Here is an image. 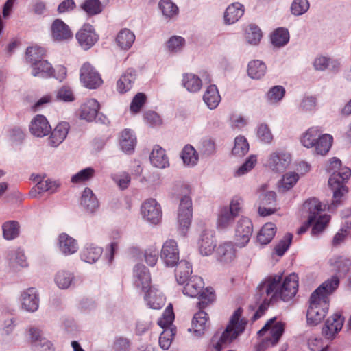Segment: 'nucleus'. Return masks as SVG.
<instances>
[{
  "label": "nucleus",
  "mask_w": 351,
  "mask_h": 351,
  "mask_svg": "<svg viewBox=\"0 0 351 351\" xmlns=\"http://www.w3.org/2000/svg\"><path fill=\"white\" fill-rule=\"evenodd\" d=\"M95 170L91 167H88L81 170L71 178V181L73 183H80L88 180L93 177Z\"/></svg>",
  "instance_id": "58"
},
{
  "label": "nucleus",
  "mask_w": 351,
  "mask_h": 351,
  "mask_svg": "<svg viewBox=\"0 0 351 351\" xmlns=\"http://www.w3.org/2000/svg\"><path fill=\"white\" fill-rule=\"evenodd\" d=\"M285 90L281 86H275L267 93L268 99L275 103L280 101L285 95Z\"/></svg>",
  "instance_id": "60"
},
{
  "label": "nucleus",
  "mask_w": 351,
  "mask_h": 351,
  "mask_svg": "<svg viewBox=\"0 0 351 351\" xmlns=\"http://www.w3.org/2000/svg\"><path fill=\"white\" fill-rule=\"evenodd\" d=\"M203 99L210 109H215L219 104L221 97L215 85H210L205 92Z\"/></svg>",
  "instance_id": "39"
},
{
  "label": "nucleus",
  "mask_w": 351,
  "mask_h": 351,
  "mask_svg": "<svg viewBox=\"0 0 351 351\" xmlns=\"http://www.w3.org/2000/svg\"><path fill=\"white\" fill-rule=\"evenodd\" d=\"M75 37L80 45L86 50L92 47L98 39L94 28L89 24H84L76 33Z\"/></svg>",
  "instance_id": "15"
},
{
  "label": "nucleus",
  "mask_w": 351,
  "mask_h": 351,
  "mask_svg": "<svg viewBox=\"0 0 351 351\" xmlns=\"http://www.w3.org/2000/svg\"><path fill=\"white\" fill-rule=\"evenodd\" d=\"M341 162L337 158L330 160L329 171H334L328 180V185L333 191L332 204L337 206L341 202V199L348 189L345 182L351 176V170L348 167H341Z\"/></svg>",
  "instance_id": "3"
},
{
  "label": "nucleus",
  "mask_w": 351,
  "mask_h": 351,
  "mask_svg": "<svg viewBox=\"0 0 351 351\" xmlns=\"http://www.w3.org/2000/svg\"><path fill=\"white\" fill-rule=\"evenodd\" d=\"M73 278V276L72 274L61 271L57 274L55 281L60 288L66 289L70 286Z\"/></svg>",
  "instance_id": "56"
},
{
  "label": "nucleus",
  "mask_w": 351,
  "mask_h": 351,
  "mask_svg": "<svg viewBox=\"0 0 351 351\" xmlns=\"http://www.w3.org/2000/svg\"><path fill=\"white\" fill-rule=\"evenodd\" d=\"M244 10L243 5L234 3L229 5L224 13V21L226 23L232 24L237 22L243 14Z\"/></svg>",
  "instance_id": "34"
},
{
  "label": "nucleus",
  "mask_w": 351,
  "mask_h": 351,
  "mask_svg": "<svg viewBox=\"0 0 351 351\" xmlns=\"http://www.w3.org/2000/svg\"><path fill=\"white\" fill-rule=\"evenodd\" d=\"M309 8L307 0H294L291 4V12L294 15L299 16L305 13Z\"/></svg>",
  "instance_id": "59"
},
{
  "label": "nucleus",
  "mask_w": 351,
  "mask_h": 351,
  "mask_svg": "<svg viewBox=\"0 0 351 351\" xmlns=\"http://www.w3.org/2000/svg\"><path fill=\"white\" fill-rule=\"evenodd\" d=\"M103 249L94 244L87 245L81 252V258L85 262L93 263L101 256Z\"/></svg>",
  "instance_id": "35"
},
{
  "label": "nucleus",
  "mask_w": 351,
  "mask_h": 351,
  "mask_svg": "<svg viewBox=\"0 0 351 351\" xmlns=\"http://www.w3.org/2000/svg\"><path fill=\"white\" fill-rule=\"evenodd\" d=\"M260 206L258 207V213L261 216H268L274 213L276 210L275 208L265 207L269 206L276 202V193L274 191H268L267 185H263L258 191Z\"/></svg>",
  "instance_id": "13"
},
{
  "label": "nucleus",
  "mask_w": 351,
  "mask_h": 351,
  "mask_svg": "<svg viewBox=\"0 0 351 351\" xmlns=\"http://www.w3.org/2000/svg\"><path fill=\"white\" fill-rule=\"evenodd\" d=\"M80 77L83 84L90 89L97 88L103 83V80L99 73L88 62H85L82 66Z\"/></svg>",
  "instance_id": "10"
},
{
  "label": "nucleus",
  "mask_w": 351,
  "mask_h": 351,
  "mask_svg": "<svg viewBox=\"0 0 351 351\" xmlns=\"http://www.w3.org/2000/svg\"><path fill=\"white\" fill-rule=\"evenodd\" d=\"M45 51L43 47L38 46L29 47L26 51V59L32 63L38 62L44 56Z\"/></svg>",
  "instance_id": "53"
},
{
  "label": "nucleus",
  "mask_w": 351,
  "mask_h": 351,
  "mask_svg": "<svg viewBox=\"0 0 351 351\" xmlns=\"http://www.w3.org/2000/svg\"><path fill=\"white\" fill-rule=\"evenodd\" d=\"M160 256L167 266H175L179 260L177 243L172 239L167 240L162 246Z\"/></svg>",
  "instance_id": "16"
},
{
  "label": "nucleus",
  "mask_w": 351,
  "mask_h": 351,
  "mask_svg": "<svg viewBox=\"0 0 351 351\" xmlns=\"http://www.w3.org/2000/svg\"><path fill=\"white\" fill-rule=\"evenodd\" d=\"M276 226L272 223H265L257 235L258 241L262 245L269 243L276 234Z\"/></svg>",
  "instance_id": "40"
},
{
  "label": "nucleus",
  "mask_w": 351,
  "mask_h": 351,
  "mask_svg": "<svg viewBox=\"0 0 351 351\" xmlns=\"http://www.w3.org/2000/svg\"><path fill=\"white\" fill-rule=\"evenodd\" d=\"M304 207L309 211L308 221L302 226L298 230V234L305 232L311 225H313L311 233L317 235L324 231L330 221V217L328 215H320L322 210L320 202L315 199H311L304 203Z\"/></svg>",
  "instance_id": "4"
},
{
  "label": "nucleus",
  "mask_w": 351,
  "mask_h": 351,
  "mask_svg": "<svg viewBox=\"0 0 351 351\" xmlns=\"http://www.w3.org/2000/svg\"><path fill=\"white\" fill-rule=\"evenodd\" d=\"M174 318L173 306L171 304H169L163 313L162 317L158 322V325L164 328L159 337V345L163 350H168L169 348L175 335V329L171 327Z\"/></svg>",
  "instance_id": "8"
},
{
  "label": "nucleus",
  "mask_w": 351,
  "mask_h": 351,
  "mask_svg": "<svg viewBox=\"0 0 351 351\" xmlns=\"http://www.w3.org/2000/svg\"><path fill=\"white\" fill-rule=\"evenodd\" d=\"M141 214L145 219L154 224L158 223L162 218L161 208L154 199H146L143 203Z\"/></svg>",
  "instance_id": "14"
},
{
  "label": "nucleus",
  "mask_w": 351,
  "mask_h": 351,
  "mask_svg": "<svg viewBox=\"0 0 351 351\" xmlns=\"http://www.w3.org/2000/svg\"><path fill=\"white\" fill-rule=\"evenodd\" d=\"M184 45V39L181 36H172L167 42V48L171 52L180 51Z\"/></svg>",
  "instance_id": "62"
},
{
  "label": "nucleus",
  "mask_w": 351,
  "mask_h": 351,
  "mask_svg": "<svg viewBox=\"0 0 351 351\" xmlns=\"http://www.w3.org/2000/svg\"><path fill=\"white\" fill-rule=\"evenodd\" d=\"M58 247L65 255L75 253L78 250V244L75 239L66 233H62L58 237Z\"/></svg>",
  "instance_id": "24"
},
{
  "label": "nucleus",
  "mask_w": 351,
  "mask_h": 351,
  "mask_svg": "<svg viewBox=\"0 0 351 351\" xmlns=\"http://www.w3.org/2000/svg\"><path fill=\"white\" fill-rule=\"evenodd\" d=\"M135 40V35L128 29H121L116 37V43L124 50L129 49Z\"/></svg>",
  "instance_id": "36"
},
{
  "label": "nucleus",
  "mask_w": 351,
  "mask_h": 351,
  "mask_svg": "<svg viewBox=\"0 0 351 351\" xmlns=\"http://www.w3.org/2000/svg\"><path fill=\"white\" fill-rule=\"evenodd\" d=\"M53 38L57 41H64L71 39L73 33L69 27L60 19H56L51 27Z\"/></svg>",
  "instance_id": "19"
},
{
  "label": "nucleus",
  "mask_w": 351,
  "mask_h": 351,
  "mask_svg": "<svg viewBox=\"0 0 351 351\" xmlns=\"http://www.w3.org/2000/svg\"><path fill=\"white\" fill-rule=\"evenodd\" d=\"M290 162V154L284 152H274L267 160V165L273 171L280 172L284 171L289 166Z\"/></svg>",
  "instance_id": "18"
},
{
  "label": "nucleus",
  "mask_w": 351,
  "mask_h": 351,
  "mask_svg": "<svg viewBox=\"0 0 351 351\" xmlns=\"http://www.w3.org/2000/svg\"><path fill=\"white\" fill-rule=\"evenodd\" d=\"M242 313L241 308L237 309L220 337L217 335L213 337L210 351H221L223 344L230 343L244 332L247 319L242 317Z\"/></svg>",
  "instance_id": "2"
},
{
  "label": "nucleus",
  "mask_w": 351,
  "mask_h": 351,
  "mask_svg": "<svg viewBox=\"0 0 351 351\" xmlns=\"http://www.w3.org/2000/svg\"><path fill=\"white\" fill-rule=\"evenodd\" d=\"M32 67V73L35 77H48L53 75L54 70L51 64L46 60H39L38 62H34Z\"/></svg>",
  "instance_id": "37"
},
{
  "label": "nucleus",
  "mask_w": 351,
  "mask_h": 351,
  "mask_svg": "<svg viewBox=\"0 0 351 351\" xmlns=\"http://www.w3.org/2000/svg\"><path fill=\"white\" fill-rule=\"evenodd\" d=\"M272 44L276 47L285 45L289 40V34L285 28H278L271 35Z\"/></svg>",
  "instance_id": "48"
},
{
  "label": "nucleus",
  "mask_w": 351,
  "mask_h": 351,
  "mask_svg": "<svg viewBox=\"0 0 351 351\" xmlns=\"http://www.w3.org/2000/svg\"><path fill=\"white\" fill-rule=\"evenodd\" d=\"M219 259L225 263L232 261L236 255V250L232 242H225L221 244L217 249Z\"/></svg>",
  "instance_id": "33"
},
{
  "label": "nucleus",
  "mask_w": 351,
  "mask_h": 351,
  "mask_svg": "<svg viewBox=\"0 0 351 351\" xmlns=\"http://www.w3.org/2000/svg\"><path fill=\"white\" fill-rule=\"evenodd\" d=\"M152 164L158 168H165L169 166V159L165 149L158 145H156L150 155Z\"/></svg>",
  "instance_id": "32"
},
{
  "label": "nucleus",
  "mask_w": 351,
  "mask_h": 351,
  "mask_svg": "<svg viewBox=\"0 0 351 351\" xmlns=\"http://www.w3.org/2000/svg\"><path fill=\"white\" fill-rule=\"evenodd\" d=\"M332 143V137L329 134H324L318 136L314 147L315 153L318 155L324 156L330 150Z\"/></svg>",
  "instance_id": "41"
},
{
  "label": "nucleus",
  "mask_w": 351,
  "mask_h": 351,
  "mask_svg": "<svg viewBox=\"0 0 351 351\" xmlns=\"http://www.w3.org/2000/svg\"><path fill=\"white\" fill-rule=\"evenodd\" d=\"M181 156L184 163L188 166L195 165L198 160V156L196 151L193 147L190 145H187L184 147Z\"/></svg>",
  "instance_id": "49"
},
{
  "label": "nucleus",
  "mask_w": 351,
  "mask_h": 351,
  "mask_svg": "<svg viewBox=\"0 0 351 351\" xmlns=\"http://www.w3.org/2000/svg\"><path fill=\"white\" fill-rule=\"evenodd\" d=\"M146 101V96L142 93L136 94L133 98L130 104V110L134 113H137L140 111Z\"/></svg>",
  "instance_id": "64"
},
{
  "label": "nucleus",
  "mask_w": 351,
  "mask_h": 351,
  "mask_svg": "<svg viewBox=\"0 0 351 351\" xmlns=\"http://www.w3.org/2000/svg\"><path fill=\"white\" fill-rule=\"evenodd\" d=\"M176 265L177 267L175 271L176 280L178 284L184 285L192 274L191 265L186 261L178 262Z\"/></svg>",
  "instance_id": "29"
},
{
  "label": "nucleus",
  "mask_w": 351,
  "mask_h": 351,
  "mask_svg": "<svg viewBox=\"0 0 351 351\" xmlns=\"http://www.w3.org/2000/svg\"><path fill=\"white\" fill-rule=\"evenodd\" d=\"M282 281V276L276 274L266 278L258 286L260 295L263 297V303L253 316L256 320L261 317L267 310L271 302H276L278 299L289 301L296 294L298 289V277L295 274L287 276Z\"/></svg>",
  "instance_id": "1"
},
{
  "label": "nucleus",
  "mask_w": 351,
  "mask_h": 351,
  "mask_svg": "<svg viewBox=\"0 0 351 351\" xmlns=\"http://www.w3.org/2000/svg\"><path fill=\"white\" fill-rule=\"evenodd\" d=\"M145 300L148 305L154 309H159L165 304V297L162 293L154 287H149L147 291Z\"/></svg>",
  "instance_id": "28"
},
{
  "label": "nucleus",
  "mask_w": 351,
  "mask_h": 351,
  "mask_svg": "<svg viewBox=\"0 0 351 351\" xmlns=\"http://www.w3.org/2000/svg\"><path fill=\"white\" fill-rule=\"evenodd\" d=\"M23 307L27 311L34 312L38 308V298L34 288H29L21 294Z\"/></svg>",
  "instance_id": "22"
},
{
  "label": "nucleus",
  "mask_w": 351,
  "mask_h": 351,
  "mask_svg": "<svg viewBox=\"0 0 351 351\" xmlns=\"http://www.w3.org/2000/svg\"><path fill=\"white\" fill-rule=\"evenodd\" d=\"M284 330L283 323L277 322L276 317L270 319L258 332L260 337H263L259 348H264L276 345L284 332Z\"/></svg>",
  "instance_id": "7"
},
{
  "label": "nucleus",
  "mask_w": 351,
  "mask_h": 351,
  "mask_svg": "<svg viewBox=\"0 0 351 351\" xmlns=\"http://www.w3.org/2000/svg\"><path fill=\"white\" fill-rule=\"evenodd\" d=\"M183 285L182 292L184 295L191 298L199 296L200 301L197 303V306L200 309L205 308L215 300V294L213 288L207 287L203 289L204 283L203 279L199 276H191Z\"/></svg>",
  "instance_id": "5"
},
{
  "label": "nucleus",
  "mask_w": 351,
  "mask_h": 351,
  "mask_svg": "<svg viewBox=\"0 0 351 351\" xmlns=\"http://www.w3.org/2000/svg\"><path fill=\"white\" fill-rule=\"evenodd\" d=\"M3 237L7 240H12L19 235V226L14 221L5 222L3 226Z\"/></svg>",
  "instance_id": "52"
},
{
  "label": "nucleus",
  "mask_w": 351,
  "mask_h": 351,
  "mask_svg": "<svg viewBox=\"0 0 351 351\" xmlns=\"http://www.w3.org/2000/svg\"><path fill=\"white\" fill-rule=\"evenodd\" d=\"M241 210V203L239 199H233L229 206L220 208L218 214L217 226L220 230L226 229L231 225Z\"/></svg>",
  "instance_id": "9"
},
{
  "label": "nucleus",
  "mask_w": 351,
  "mask_h": 351,
  "mask_svg": "<svg viewBox=\"0 0 351 351\" xmlns=\"http://www.w3.org/2000/svg\"><path fill=\"white\" fill-rule=\"evenodd\" d=\"M293 236L291 234H287L284 238L275 247V252L278 256H282L289 248Z\"/></svg>",
  "instance_id": "61"
},
{
  "label": "nucleus",
  "mask_w": 351,
  "mask_h": 351,
  "mask_svg": "<svg viewBox=\"0 0 351 351\" xmlns=\"http://www.w3.org/2000/svg\"><path fill=\"white\" fill-rule=\"evenodd\" d=\"M182 84L189 92L195 93L201 88L202 80L194 74L187 73L183 76Z\"/></svg>",
  "instance_id": "46"
},
{
  "label": "nucleus",
  "mask_w": 351,
  "mask_h": 351,
  "mask_svg": "<svg viewBox=\"0 0 351 351\" xmlns=\"http://www.w3.org/2000/svg\"><path fill=\"white\" fill-rule=\"evenodd\" d=\"M256 163V156L251 155L247 160L237 169L236 175L238 176L244 175L250 171Z\"/></svg>",
  "instance_id": "63"
},
{
  "label": "nucleus",
  "mask_w": 351,
  "mask_h": 351,
  "mask_svg": "<svg viewBox=\"0 0 351 351\" xmlns=\"http://www.w3.org/2000/svg\"><path fill=\"white\" fill-rule=\"evenodd\" d=\"M159 7L163 15L167 18L173 17L178 12V8L171 0H161Z\"/></svg>",
  "instance_id": "54"
},
{
  "label": "nucleus",
  "mask_w": 351,
  "mask_h": 351,
  "mask_svg": "<svg viewBox=\"0 0 351 351\" xmlns=\"http://www.w3.org/2000/svg\"><path fill=\"white\" fill-rule=\"evenodd\" d=\"M199 311L195 314L193 319V328L194 332L198 335H202L208 328V317L203 309L199 308Z\"/></svg>",
  "instance_id": "30"
},
{
  "label": "nucleus",
  "mask_w": 351,
  "mask_h": 351,
  "mask_svg": "<svg viewBox=\"0 0 351 351\" xmlns=\"http://www.w3.org/2000/svg\"><path fill=\"white\" fill-rule=\"evenodd\" d=\"M249 151V144L245 138L243 136H237L234 140V146L232 149V154L242 157Z\"/></svg>",
  "instance_id": "51"
},
{
  "label": "nucleus",
  "mask_w": 351,
  "mask_h": 351,
  "mask_svg": "<svg viewBox=\"0 0 351 351\" xmlns=\"http://www.w3.org/2000/svg\"><path fill=\"white\" fill-rule=\"evenodd\" d=\"M266 65L260 60H254L249 63L247 73L251 78L260 79L266 72Z\"/></svg>",
  "instance_id": "44"
},
{
  "label": "nucleus",
  "mask_w": 351,
  "mask_h": 351,
  "mask_svg": "<svg viewBox=\"0 0 351 351\" xmlns=\"http://www.w3.org/2000/svg\"><path fill=\"white\" fill-rule=\"evenodd\" d=\"M329 307V298L324 295L311 294L306 314L307 322L317 325L324 318Z\"/></svg>",
  "instance_id": "6"
},
{
  "label": "nucleus",
  "mask_w": 351,
  "mask_h": 351,
  "mask_svg": "<svg viewBox=\"0 0 351 351\" xmlns=\"http://www.w3.org/2000/svg\"><path fill=\"white\" fill-rule=\"evenodd\" d=\"M339 285V278L336 276H333L324 282L312 294L320 296L324 295L329 298L328 296L337 289Z\"/></svg>",
  "instance_id": "27"
},
{
  "label": "nucleus",
  "mask_w": 351,
  "mask_h": 351,
  "mask_svg": "<svg viewBox=\"0 0 351 351\" xmlns=\"http://www.w3.org/2000/svg\"><path fill=\"white\" fill-rule=\"evenodd\" d=\"M99 110V104L95 99H89L84 102L80 108V117L88 121L94 120Z\"/></svg>",
  "instance_id": "23"
},
{
  "label": "nucleus",
  "mask_w": 351,
  "mask_h": 351,
  "mask_svg": "<svg viewBox=\"0 0 351 351\" xmlns=\"http://www.w3.org/2000/svg\"><path fill=\"white\" fill-rule=\"evenodd\" d=\"M119 141L124 152H131L136 145V137L130 130L125 129L121 133Z\"/></svg>",
  "instance_id": "42"
},
{
  "label": "nucleus",
  "mask_w": 351,
  "mask_h": 351,
  "mask_svg": "<svg viewBox=\"0 0 351 351\" xmlns=\"http://www.w3.org/2000/svg\"><path fill=\"white\" fill-rule=\"evenodd\" d=\"M192 218V202L188 195H184L181 199L178 208V221L180 228L184 233L191 224Z\"/></svg>",
  "instance_id": "12"
},
{
  "label": "nucleus",
  "mask_w": 351,
  "mask_h": 351,
  "mask_svg": "<svg viewBox=\"0 0 351 351\" xmlns=\"http://www.w3.org/2000/svg\"><path fill=\"white\" fill-rule=\"evenodd\" d=\"M81 205L90 212H93L99 206L97 199L89 188H86L82 193Z\"/></svg>",
  "instance_id": "38"
},
{
  "label": "nucleus",
  "mask_w": 351,
  "mask_h": 351,
  "mask_svg": "<svg viewBox=\"0 0 351 351\" xmlns=\"http://www.w3.org/2000/svg\"><path fill=\"white\" fill-rule=\"evenodd\" d=\"M82 8L88 15L97 14L101 12V5L99 0H86Z\"/></svg>",
  "instance_id": "57"
},
{
  "label": "nucleus",
  "mask_w": 351,
  "mask_h": 351,
  "mask_svg": "<svg viewBox=\"0 0 351 351\" xmlns=\"http://www.w3.org/2000/svg\"><path fill=\"white\" fill-rule=\"evenodd\" d=\"M29 128L32 134L38 137L45 136L51 130L49 122L43 115H37L31 122Z\"/></svg>",
  "instance_id": "21"
},
{
  "label": "nucleus",
  "mask_w": 351,
  "mask_h": 351,
  "mask_svg": "<svg viewBox=\"0 0 351 351\" xmlns=\"http://www.w3.org/2000/svg\"><path fill=\"white\" fill-rule=\"evenodd\" d=\"M57 187L58 184L55 182H52L50 180H41L31 190L29 194L32 197H37V194L43 192L54 193Z\"/></svg>",
  "instance_id": "43"
},
{
  "label": "nucleus",
  "mask_w": 351,
  "mask_h": 351,
  "mask_svg": "<svg viewBox=\"0 0 351 351\" xmlns=\"http://www.w3.org/2000/svg\"><path fill=\"white\" fill-rule=\"evenodd\" d=\"M253 232L251 220L242 217L237 222L235 228V239L241 247L245 246L250 241Z\"/></svg>",
  "instance_id": "11"
},
{
  "label": "nucleus",
  "mask_w": 351,
  "mask_h": 351,
  "mask_svg": "<svg viewBox=\"0 0 351 351\" xmlns=\"http://www.w3.org/2000/svg\"><path fill=\"white\" fill-rule=\"evenodd\" d=\"M134 276L136 278L135 284L137 287H141L144 290L150 287V275L145 266L143 265H136L134 267Z\"/></svg>",
  "instance_id": "31"
},
{
  "label": "nucleus",
  "mask_w": 351,
  "mask_h": 351,
  "mask_svg": "<svg viewBox=\"0 0 351 351\" xmlns=\"http://www.w3.org/2000/svg\"><path fill=\"white\" fill-rule=\"evenodd\" d=\"M299 175L295 172H289L285 174L279 183V189L286 191L291 189L298 182Z\"/></svg>",
  "instance_id": "50"
},
{
  "label": "nucleus",
  "mask_w": 351,
  "mask_h": 351,
  "mask_svg": "<svg viewBox=\"0 0 351 351\" xmlns=\"http://www.w3.org/2000/svg\"><path fill=\"white\" fill-rule=\"evenodd\" d=\"M320 135V131L315 127L309 128L301 137L302 144L308 148L314 147L315 141Z\"/></svg>",
  "instance_id": "47"
},
{
  "label": "nucleus",
  "mask_w": 351,
  "mask_h": 351,
  "mask_svg": "<svg viewBox=\"0 0 351 351\" xmlns=\"http://www.w3.org/2000/svg\"><path fill=\"white\" fill-rule=\"evenodd\" d=\"M136 80L135 71L129 69L124 73L117 82V88L119 93L123 94L129 91Z\"/></svg>",
  "instance_id": "26"
},
{
  "label": "nucleus",
  "mask_w": 351,
  "mask_h": 351,
  "mask_svg": "<svg viewBox=\"0 0 351 351\" xmlns=\"http://www.w3.org/2000/svg\"><path fill=\"white\" fill-rule=\"evenodd\" d=\"M199 245V252L202 254L204 256L210 255L215 247L213 235L208 233L203 234Z\"/></svg>",
  "instance_id": "45"
},
{
  "label": "nucleus",
  "mask_w": 351,
  "mask_h": 351,
  "mask_svg": "<svg viewBox=\"0 0 351 351\" xmlns=\"http://www.w3.org/2000/svg\"><path fill=\"white\" fill-rule=\"evenodd\" d=\"M344 318L339 313H335L327 319L322 333L326 339H332L342 328Z\"/></svg>",
  "instance_id": "17"
},
{
  "label": "nucleus",
  "mask_w": 351,
  "mask_h": 351,
  "mask_svg": "<svg viewBox=\"0 0 351 351\" xmlns=\"http://www.w3.org/2000/svg\"><path fill=\"white\" fill-rule=\"evenodd\" d=\"M29 335L34 351H53L51 343L45 338L42 337L39 329L34 327L30 328Z\"/></svg>",
  "instance_id": "20"
},
{
  "label": "nucleus",
  "mask_w": 351,
  "mask_h": 351,
  "mask_svg": "<svg viewBox=\"0 0 351 351\" xmlns=\"http://www.w3.org/2000/svg\"><path fill=\"white\" fill-rule=\"evenodd\" d=\"M69 130V123L61 122L58 123L51 132L49 138V143L53 147H57L66 137Z\"/></svg>",
  "instance_id": "25"
},
{
  "label": "nucleus",
  "mask_w": 351,
  "mask_h": 351,
  "mask_svg": "<svg viewBox=\"0 0 351 351\" xmlns=\"http://www.w3.org/2000/svg\"><path fill=\"white\" fill-rule=\"evenodd\" d=\"M262 38L261 30L255 25H249L246 29V39L250 44L257 45Z\"/></svg>",
  "instance_id": "55"
}]
</instances>
